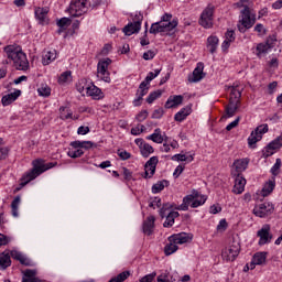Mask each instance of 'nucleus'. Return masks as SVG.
<instances>
[{"instance_id":"obj_32","label":"nucleus","mask_w":282,"mask_h":282,"mask_svg":"<svg viewBox=\"0 0 282 282\" xmlns=\"http://www.w3.org/2000/svg\"><path fill=\"white\" fill-rule=\"evenodd\" d=\"M12 265L10 253L2 252L0 256V270H8Z\"/></svg>"},{"instance_id":"obj_19","label":"nucleus","mask_w":282,"mask_h":282,"mask_svg":"<svg viewBox=\"0 0 282 282\" xmlns=\"http://www.w3.org/2000/svg\"><path fill=\"white\" fill-rule=\"evenodd\" d=\"M141 28H142V22L140 20H137L126 25L122 31H123V34H126V36H131V34H138Z\"/></svg>"},{"instance_id":"obj_26","label":"nucleus","mask_w":282,"mask_h":282,"mask_svg":"<svg viewBox=\"0 0 282 282\" xmlns=\"http://www.w3.org/2000/svg\"><path fill=\"white\" fill-rule=\"evenodd\" d=\"M147 140H152V142H155L156 144H162V142H167L169 137L163 138L162 130L156 128L152 134L147 137Z\"/></svg>"},{"instance_id":"obj_46","label":"nucleus","mask_w":282,"mask_h":282,"mask_svg":"<svg viewBox=\"0 0 282 282\" xmlns=\"http://www.w3.org/2000/svg\"><path fill=\"white\" fill-rule=\"evenodd\" d=\"M69 25H72V19H69V18H62L57 21L58 28H64L67 30V28H69Z\"/></svg>"},{"instance_id":"obj_2","label":"nucleus","mask_w":282,"mask_h":282,"mask_svg":"<svg viewBox=\"0 0 282 282\" xmlns=\"http://www.w3.org/2000/svg\"><path fill=\"white\" fill-rule=\"evenodd\" d=\"M4 52L11 61H13L15 69L25 72L28 67H30V62H28V56L23 51H21V47L9 45L4 47Z\"/></svg>"},{"instance_id":"obj_29","label":"nucleus","mask_w":282,"mask_h":282,"mask_svg":"<svg viewBox=\"0 0 282 282\" xmlns=\"http://www.w3.org/2000/svg\"><path fill=\"white\" fill-rule=\"evenodd\" d=\"M235 39H236L235 31L228 30L225 33V41L223 42V45H221L223 50L224 51L228 50V47H230V44L235 43Z\"/></svg>"},{"instance_id":"obj_57","label":"nucleus","mask_w":282,"mask_h":282,"mask_svg":"<svg viewBox=\"0 0 282 282\" xmlns=\"http://www.w3.org/2000/svg\"><path fill=\"white\" fill-rule=\"evenodd\" d=\"M239 120H241V117H238V118L235 119L232 122H230V123L226 127V131H232V129H235V127H238Z\"/></svg>"},{"instance_id":"obj_8","label":"nucleus","mask_w":282,"mask_h":282,"mask_svg":"<svg viewBox=\"0 0 282 282\" xmlns=\"http://www.w3.org/2000/svg\"><path fill=\"white\" fill-rule=\"evenodd\" d=\"M68 12L73 19L83 17L87 13V0H72Z\"/></svg>"},{"instance_id":"obj_34","label":"nucleus","mask_w":282,"mask_h":282,"mask_svg":"<svg viewBox=\"0 0 282 282\" xmlns=\"http://www.w3.org/2000/svg\"><path fill=\"white\" fill-rule=\"evenodd\" d=\"M47 12H50V10H47V8H36L35 9V19H37V21H40V23H45V19H47Z\"/></svg>"},{"instance_id":"obj_45","label":"nucleus","mask_w":282,"mask_h":282,"mask_svg":"<svg viewBox=\"0 0 282 282\" xmlns=\"http://www.w3.org/2000/svg\"><path fill=\"white\" fill-rule=\"evenodd\" d=\"M72 78V72L70 70H66L64 72L59 78H58V84L59 85H65V83H67L69 79Z\"/></svg>"},{"instance_id":"obj_42","label":"nucleus","mask_w":282,"mask_h":282,"mask_svg":"<svg viewBox=\"0 0 282 282\" xmlns=\"http://www.w3.org/2000/svg\"><path fill=\"white\" fill-rule=\"evenodd\" d=\"M130 274L131 273L129 271H123V272L119 273L117 276L110 279L108 282H123V281H127V279H129Z\"/></svg>"},{"instance_id":"obj_20","label":"nucleus","mask_w":282,"mask_h":282,"mask_svg":"<svg viewBox=\"0 0 282 282\" xmlns=\"http://www.w3.org/2000/svg\"><path fill=\"white\" fill-rule=\"evenodd\" d=\"M243 191H246V180L241 174H236L232 193H235V195H241Z\"/></svg>"},{"instance_id":"obj_3","label":"nucleus","mask_w":282,"mask_h":282,"mask_svg":"<svg viewBox=\"0 0 282 282\" xmlns=\"http://www.w3.org/2000/svg\"><path fill=\"white\" fill-rule=\"evenodd\" d=\"M56 166V162L46 163L43 159H36L33 161V169L23 177L25 180L21 183V186H25V184H30L32 180H36L39 175L45 173V171H50V169H54Z\"/></svg>"},{"instance_id":"obj_63","label":"nucleus","mask_w":282,"mask_h":282,"mask_svg":"<svg viewBox=\"0 0 282 282\" xmlns=\"http://www.w3.org/2000/svg\"><path fill=\"white\" fill-rule=\"evenodd\" d=\"M226 228H228V223L226 221V219H221L217 226V230H226Z\"/></svg>"},{"instance_id":"obj_64","label":"nucleus","mask_w":282,"mask_h":282,"mask_svg":"<svg viewBox=\"0 0 282 282\" xmlns=\"http://www.w3.org/2000/svg\"><path fill=\"white\" fill-rule=\"evenodd\" d=\"M156 281H158V282H170V281H169V275H167L166 273H163V274H161V275H159V276L156 278Z\"/></svg>"},{"instance_id":"obj_51","label":"nucleus","mask_w":282,"mask_h":282,"mask_svg":"<svg viewBox=\"0 0 282 282\" xmlns=\"http://www.w3.org/2000/svg\"><path fill=\"white\" fill-rule=\"evenodd\" d=\"M147 118H149V111H147V110H141L135 116V120H138V122H144V120H147Z\"/></svg>"},{"instance_id":"obj_33","label":"nucleus","mask_w":282,"mask_h":282,"mask_svg":"<svg viewBox=\"0 0 282 282\" xmlns=\"http://www.w3.org/2000/svg\"><path fill=\"white\" fill-rule=\"evenodd\" d=\"M52 61H56V50L44 52L42 56L43 65H50Z\"/></svg>"},{"instance_id":"obj_10","label":"nucleus","mask_w":282,"mask_h":282,"mask_svg":"<svg viewBox=\"0 0 282 282\" xmlns=\"http://www.w3.org/2000/svg\"><path fill=\"white\" fill-rule=\"evenodd\" d=\"M241 252V245L239 242L234 241L229 247H226L221 251V258L224 261H235L239 253Z\"/></svg>"},{"instance_id":"obj_14","label":"nucleus","mask_w":282,"mask_h":282,"mask_svg":"<svg viewBox=\"0 0 282 282\" xmlns=\"http://www.w3.org/2000/svg\"><path fill=\"white\" fill-rule=\"evenodd\" d=\"M158 156H152L149 159L144 165V175H142L144 180H151V177L155 175V167L158 166Z\"/></svg>"},{"instance_id":"obj_18","label":"nucleus","mask_w":282,"mask_h":282,"mask_svg":"<svg viewBox=\"0 0 282 282\" xmlns=\"http://www.w3.org/2000/svg\"><path fill=\"white\" fill-rule=\"evenodd\" d=\"M135 144L140 149V153L143 158H149L153 151H155L151 144L147 143L143 139H135Z\"/></svg>"},{"instance_id":"obj_31","label":"nucleus","mask_w":282,"mask_h":282,"mask_svg":"<svg viewBox=\"0 0 282 282\" xmlns=\"http://www.w3.org/2000/svg\"><path fill=\"white\" fill-rule=\"evenodd\" d=\"M276 181L274 180V177L272 180H269L262 188V197H268V195H270L272 191H274Z\"/></svg>"},{"instance_id":"obj_38","label":"nucleus","mask_w":282,"mask_h":282,"mask_svg":"<svg viewBox=\"0 0 282 282\" xmlns=\"http://www.w3.org/2000/svg\"><path fill=\"white\" fill-rule=\"evenodd\" d=\"M166 186H169V181L166 180L159 181L156 184L152 186V193L154 195L158 193H162V189L166 188Z\"/></svg>"},{"instance_id":"obj_44","label":"nucleus","mask_w":282,"mask_h":282,"mask_svg":"<svg viewBox=\"0 0 282 282\" xmlns=\"http://www.w3.org/2000/svg\"><path fill=\"white\" fill-rule=\"evenodd\" d=\"M37 94H40V96H43L44 98H47V96H51V94H52V88H50V86H47V85H42L37 89Z\"/></svg>"},{"instance_id":"obj_41","label":"nucleus","mask_w":282,"mask_h":282,"mask_svg":"<svg viewBox=\"0 0 282 282\" xmlns=\"http://www.w3.org/2000/svg\"><path fill=\"white\" fill-rule=\"evenodd\" d=\"M270 50H271L270 46L268 44H264V42L259 43L256 48L257 56L261 57V56L268 54L270 52Z\"/></svg>"},{"instance_id":"obj_56","label":"nucleus","mask_w":282,"mask_h":282,"mask_svg":"<svg viewBox=\"0 0 282 282\" xmlns=\"http://www.w3.org/2000/svg\"><path fill=\"white\" fill-rule=\"evenodd\" d=\"M10 241H12V239L3 234H0V248L2 246H8V243H10Z\"/></svg>"},{"instance_id":"obj_9","label":"nucleus","mask_w":282,"mask_h":282,"mask_svg":"<svg viewBox=\"0 0 282 282\" xmlns=\"http://www.w3.org/2000/svg\"><path fill=\"white\" fill-rule=\"evenodd\" d=\"M111 58L100 59L97 64V77L104 83H111V74L109 73V64Z\"/></svg>"},{"instance_id":"obj_36","label":"nucleus","mask_w":282,"mask_h":282,"mask_svg":"<svg viewBox=\"0 0 282 282\" xmlns=\"http://www.w3.org/2000/svg\"><path fill=\"white\" fill-rule=\"evenodd\" d=\"M172 160L174 162H187V163H191L193 162V160H195V158L193 156V154H174L172 156Z\"/></svg>"},{"instance_id":"obj_15","label":"nucleus","mask_w":282,"mask_h":282,"mask_svg":"<svg viewBox=\"0 0 282 282\" xmlns=\"http://www.w3.org/2000/svg\"><path fill=\"white\" fill-rule=\"evenodd\" d=\"M167 241H171L172 243H175L176 246L188 243L193 241V236L191 234L181 232V234H174L167 238Z\"/></svg>"},{"instance_id":"obj_37","label":"nucleus","mask_w":282,"mask_h":282,"mask_svg":"<svg viewBox=\"0 0 282 282\" xmlns=\"http://www.w3.org/2000/svg\"><path fill=\"white\" fill-rule=\"evenodd\" d=\"M265 259H268V253H265V252H258V253H254V256L252 258V261L257 265H263V264H265Z\"/></svg>"},{"instance_id":"obj_11","label":"nucleus","mask_w":282,"mask_h":282,"mask_svg":"<svg viewBox=\"0 0 282 282\" xmlns=\"http://www.w3.org/2000/svg\"><path fill=\"white\" fill-rule=\"evenodd\" d=\"M215 14V6L208 4L200 14L199 25L205 29L213 28V15Z\"/></svg>"},{"instance_id":"obj_5","label":"nucleus","mask_w":282,"mask_h":282,"mask_svg":"<svg viewBox=\"0 0 282 282\" xmlns=\"http://www.w3.org/2000/svg\"><path fill=\"white\" fill-rule=\"evenodd\" d=\"M160 72H162V68L155 69L154 73L150 72L145 79L140 84L139 89L137 90V98L133 100L134 107H140V105H142L144 96L149 94V85L151 80L158 78V76H160Z\"/></svg>"},{"instance_id":"obj_43","label":"nucleus","mask_w":282,"mask_h":282,"mask_svg":"<svg viewBox=\"0 0 282 282\" xmlns=\"http://www.w3.org/2000/svg\"><path fill=\"white\" fill-rule=\"evenodd\" d=\"M160 96H162V90H155L150 93V95L148 96V98L145 99L148 105H153V102H155V100H158V98H160Z\"/></svg>"},{"instance_id":"obj_35","label":"nucleus","mask_w":282,"mask_h":282,"mask_svg":"<svg viewBox=\"0 0 282 282\" xmlns=\"http://www.w3.org/2000/svg\"><path fill=\"white\" fill-rule=\"evenodd\" d=\"M207 47H209L210 54H215V52H217V46L219 45V39L212 35L207 39Z\"/></svg>"},{"instance_id":"obj_21","label":"nucleus","mask_w":282,"mask_h":282,"mask_svg":"<svg viewBox=\"0 0 282 282\" xmlns=\"http://www.w3.org/2000/svg\"><path fill=\"white\" fill-rule=\"evenodd\" d=\"M182 102H184V96L182 95L170 96L165 102V109H173L175 107H180Z\"/></svg>"},{"instance_id":"obj_17","label":"nucleus","mask_w":282,"mask_h":282,"mask_svg":"<svg viewBox=\"0 0 282 282\" xmlns=\"http://www.w3.org/2000/svg\"><path fill=\"white\" fill-rule=\"evenodd\" d=\"M282 147V135L278 137L275 140L270 142L263 151V155L265 158H270V155H274V151L281 149Z\"/></svg>"},{"instance_id":"obj_59","label":"nucleus","mask_w":282,"mask_h":282,"mask_svg":"<svg viewBox=\"0 0 282 282\" xmlns=\"http://www.w3.org/2000/svg\"><path fill=\"white\" fill-rule=\"evenodd\" d=\"M150 208H160L162 206V198L155 197L152 203H150Z\"/></svg>"},{"instance_id":"obj_7","label":"nucleus","mask_w":282,"mask_h":282,"mask_svg":"<svg viewBox=\"0 0 282 282\" xmlns=\"http://www.w3.org/2000/svg\"><path fill=\"white\" fill-rule=\"evenodd\" d=\"M177 25V20L174 19L172 22H164L163 20L151 24L150 34H162L164 32H172Z\"/></svg>"},{"instance_id":"obj_54","label":"nucleus","mask_w":282,"mask_h":282,"mask_svg":"<svg viewBox=\"0 0 282 282\" xmlns=\"http://www.w3.org/2000/svg\"><path fill=\"white\" fill-rule=\"evenodd\" d=\"M23 279H36V271L32 269H26L24 271V276Z\"/></svg>"},{"instance_id":"obj_28","label":"nucleus","mask_w":282,"mask_h":282,"mask_svg":"<svg viewBox=\"0 0 282 282\" xmlns=\"http://www.w3.org/2000/svg\"><path fill=\"white\" fill-rule=\"evenodd\" d=\"M248 164H250V159H238L234 162V166L236 170L237 175L243 173L246 169H248Z\"/></svg>"},{"instance_id":"obj_49","label":"nucleus","mask_w":282,"mask_h":282,"mask_svg":"<svg viewBox=\"0 0 282 282\" xmlns=\"http://www.w3.org/2000/svg\"><path fill=\"white\" fill-rule=\"evenodd\" d=\"M65 109H67L65 106H62V107L59 108L61 119H62V120H69V119H72L73 116H74V113L72 112V110H69V111L67 112V115H65Z\"/></svg>"},{"instance_id":"obj_27","label":"nucleus","mask_w":282,"mask_h":282,"mask_svg":"<svg viewBox=\"0 0 282 282\" xmlns=\"http://www.w3.org/2000/svg\"><path fill=\"white\" fill-rule=\"evenodd\" d=\"M21 96V90H15L14 93L7 94L2 97L1 102L3 107H8L9 105H12L17 98Z\"/></svg>"},{"instance_id":"obj_16","label":"nucleus","mask_w":282,"mask_h":282,"mask_svg":"<svg viewBox=\"0 0 282 282\" xmlns=\"http://www.w3.org/2000/svg\"><path fill=\"white\" fill-rule=\"evenodd\" d=\"M259 246H265L272 241V234H270V225H263L260 230H258Z\"/></svg>"},{"instance_id":"obj_47","label":"nucleus","mask_w":282,"mask_h":282,"mask_svg":"<svg viewBox=\"0 0 282 282\" xmlns=\"http://www.w3.org/2000/svg\"><path fill=\"white\" fill-rule=\"evenodd\" d=\"M171 208H173V204H171V203L163 204L162 208L159 212L160 217H162V219H164V217H166V213H169V210H171Z\"/></svg>"},{"instance_id":"obj_23","label":"nucleus","mask_w":282,"mask_h":282,"mask_svg":"<svg viewBox=\"0 0 282 282\" xmlns=\"http://www.w3.org/2000/svg\"><path fill=\"white\" fill-rule=\"evenodd\" d=\"M86 94H87V96H91V98H94V100H100V99L105 98L102 90L94 84L86 87Z\"/></svg>"},{"instance_id":"obj_22","label":"nucleus","mask_w":282,"mask_h":282,"mask_svg":"<svg viewBox=\"0 0 282 282\" xmlns=\"http://www.w3.org/2000/svg\"><path fill=\"white\" fill-rule=\"evenodd\" d=\"M142 228L144 235H153V230L155 228V216H148L147 219L143 221Z\"/></svg>"},{"instance_id":"obj_25","label":"nucleus","mask_w":282,"mask_h":282,"mask_svg":"<svg viewBox=\"0 0 282 282\" xmlns=\"http://www.w3.org/2000/svg\"><path fill=\"white\" fill-rule=\"evenodd\" d=\"M192 111H193V108L191 106H185L178 112L175 113L174 120L176 122H184V120H186V118L191 116Z\"/></svg>"},{"instance_id":"obj_58","label":"nucleus","mask_w":282,"mask_h":282,"mask_svg":"<svg viewBox=\"0 0 282 282\" xmlns=\"http://www.w3.org/2000/svg\"><path fill=\"white\" fill-rule=\"evenodd\" d=\"M153 58H155V52L150 50V51L143 53L144 61H153Z\"/></svg>"},{"instance_id":"obj_60","label":"nucleus","mask_w":282,"mask_h":282,"mask_svg":"<svg viewBox=\"0 0 282 282\" xmlns=\"http://www.w3.org/2000/svg\"><path fill=\"white\" fill-rule=\"evenodd\" d=\"M22 265H26L30 267L32 265V261H30V259H28L25 256H21L20 260H18Z\"/></svg>"},{"instance_id":"obj_62","label":"nucleus","mask_w":282,"mask_h":282,"mask_svg":"<svg viewBox=\"0 0 282 282\" xmlns=\"http://www.w3.org/2000/svg\"><path fill=\"white\" fill-rule=\"evenodd\" d=\"M269 67L276 69L279 67V58L273 57L269 63Z\"/></svg>"},{"instance_id":"obj_1","label":"nucleus","mask_w":282,"mask_h":282,"mask_svg":"<svg viewBox=\"0 0 282 282\" xmlns=\"http://www.w3.org/2000/svg\"><path fill=\"white\" fill-rule=\"evenodd\" d=\"M234 6L235 8H242L237 28L241 34H246L257 23V13L252 9L254 3L251 0H239Z\"/></svg>"},{"instance_id":"obj_30","label":"nucleus","mask_w":282,"mask_h":282,"mask_svg":"<svg viewBox=\"0 0 282 282\" xmlns=\"http://www.w3.org/2000/svg\"><path fill=\"white\" fill-rule=\"evenodd\" d=\"M166 219L163 224L164 228H171L173 224H175V219L180 217L178 212H169L167 215H165Z\"/></svg>"},{"instance_id":"obj_12","label":"nucleus","mask_w":282,"mask_h":282,"mask_svg":"<svg viewBox=\"0 0 282 282\" xmlns=\"http://www.w3.org/2000/svg\"><path fill=\"white\" fill-rule=\"evenodd\" d=\"M264 133H268V123L257 127L254 131L251 132L248 138V144L250 149H254V144L262 140Z\"/></svg>"},{"instance_id":"obj_61","label":"nucleus","mask_w":282,"mask_h":282,"mask_svg":"<svg viewBox=\"0 0 282 282\" xmlns=\"http://www.w3.org/2000/svg\"><path fill=\"white\" fill-rule=\"evenodd\" d=\"M77 133L78 135H87V133H89V127L80 126Z\"/></svg>"},{"instance_id":"obj_39","label":"nucleus","mask_w":282,"mask_h":282,"mask_svg":"<svg viewBox=\"0 0 282 282\" xmlns=\"http://www.w3.org/2000/svg\"><path fill=\"white\" fill-rule=\"evenodd\" d=\"M177 245L175 242L169 241V243L164 247L165 257H171V254H174V252H177Z\"/></svg>"},{"instance_id":"obj_48","label":"nucleus","mask_w":282,"mask_h":282,"mask_svg":"<svg viewBox=\"0 0 282 282\" xmlns=\"http://www.w3.org/2000/svg\"><path fill=\"white\" fill-rule=\"evenodd\" d=\"M281 171V159H276L274 165L271 167V173L276 177Z\"/></svg>"},{"instance_id":"obj_6","label":"nucleus","mask_w":282,"mask_h":282,"mask_svg":"<svg viewBox=\"0 0 282 282\" xmlns=\"http://www.w3.org/2000/svg\"><path fill=\"white\" fill-rule=\"evenodd\" d=\"M204 204H206V196L199 194L197 189H194L192 194L183 198V203L177 207V210H188V206L199 208V206H204Z\"/></svg>"},{"instance_id":"obj_53","label":"nucleus","mask_w":282,"mask_h":282,"mask_svg":"<svg viewBox=\"0 0 282 282\" xmlns=\"http://www.w3.org/2000/svg\"><path fill=\"white\" fill-rule=\"evenodd\" d=\"M117 155H119L120 160H131V153L127 152L126 150H118Z\"/></svg>"},{"instance_id":"obj_52","label":"nucleus","mask_w":282,"mask_h":282,"mask_svg":"<svg viewBox=\"0 0 282 282\" xmlns=\"http://www.w3.org/2000/svg\"><path fill=\"white\" fill-rule=\"evenodd\" d=\"M85 152L80 149L68 151V156L73 159L82 158Z\"/></svg>"},{"instance_id":"obj_55","label":"nucleus","mask_w":282,"mask_h":282,"mask_svg":"<svg viewBox=\"0 0 282 282\" xmlns=\"http://www.w3.org/2000/svg\"><path fill=\"white\" fill-rule=\"evenodd\" d=\"M162 116H164V109H162V108L155 109V110L153 111V113H152V118H153L154 120H160V118H162Z\"/></svg>"},{"instance_id":"obj_40","label":"nucleus","mask_w":282,"mask_h":282,"mask_svg":"<svg viewBox=\"0 0 282 282\" xmlns=\"http://www.w3.org/2000/svg\"><path fill=\"white\" fill-rule=\"evenodd\" d=\"M20 204H21V196H17L11 203V213L13 217H19Z\"/></svg>"},{"instance_id":"obj_4","label":"nucleus","mask_w":282,"mask_h":282,"mask_svg":"<svg viewBox=\"0 0 282 282\" xmlns=\"http://www.w3.org/2000/svg\"><path fill=\"white\" fill-rule=\"evenodd\" d=\"M229 89V104L225 106V115L223 116L225 119L232 118L241 107V90L237 86H231Z\"/></svg>"},{"instance_id":"obj_24","label":"nucleus","mask_w":282,"mask_h":282,"mask_svg":"<svg viewBox=\"0 0 282 282\" xmlns=\"http://www.w3.org/2000/svg\"><path fill=\"white\" fill-rule=\"evenodd\" d=\"M206 74H204V63L199 62L196 68L193 70V78L189 79L191 83H199Z\"/></svg>"},{"instance_id":"obj_13","label":"nucleus","mask_w":282,"mask_h":282,"mask_svg":"<svg viewBox=\"0 0 282 282\" xmlns=\"http://www.w3.org/2000/svg\"><path fill=\"white\" fill-rule=\"evenodd\" d=\"M274 212V205L272 203L265 202L260 204L259 206H256L253 208V215H256V217H268V215H272V213Z\"/></svg>"},{"instance_id":"obj_50","label":"nucleus","mask_w":282,"mask_h":282,"mask_svg":"<svg viewBox=\"0 0 282 282\" xmlns=\"http://www.w3.org/2000/svg\"><path fill=\"white\" fill-rule=\"evenodd\" d=\"M155 276H158L156 272H152L150 274H147L144 276H142L139 282H153L155 281Z\"/></svg>"}]
</instances>
